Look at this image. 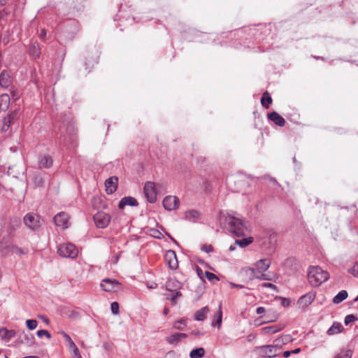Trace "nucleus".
Segmentation results:
<instances>
[{"mask_svg":"<svg viewBox=\"0 0 358 358\" xmlns=\"http://www.w3.org/2000/svg\"><path fill=\"white\" fill-rule=\"evenodd\" d=\"M221 224L234 236L237 237L244 236L248 231L246 223L234 216H225L223 220H220Z\"/></svg>","mask_w":358,"mask_h":358,"instance_id":"obj_1","label":"nucleus"},{"mask_svg":"<svg viewBox=\"0 0 358 358\" xmlns=\"http://www.w3.org/2000/svg\"><path fill=\"white\" fill-rule=\"evenodd\" d=\"M329 278V273L318 266H310L308 271V281L313 287H318Z\"/></svg>","mask_w":358,"mask_h":358,"instance_id":"obj_2","label":"nucleus"},{"mask_svg":"<svg viewBox=\"0 0 358 358\" xmlns=\"http://www.w3.org/2000/svg\"><path fill=\"white\" fill-rule=\"evenodd\" d=\"M281 348L279 345H265L257 347L255 351L262 358H275L280 354Z\"/></svg>","mask_w":358,"mask_h":358,"instance_id":"obj_3","label":"nucleus"},{"mask_svg":"<svg viewBox=\"0 0 358 358\" xmlns=\"http://www.w3.org/2000/svg\"><path fill=\"white\" fill-rule=\"evenodd\" d=\"M57 253L62 257L74 259L78 256V250L73 244L67 243L58 246Z\"/></svg>","mask_w":358,"mask_h":358,"instance_id":"obj_4","label":"nucleus"},{"mask_svg":"<svg viewBox=\"0 0 358 358\" xmlns=\"http://www.w3.org/2000/svg\"><path fill=\"white\" fill-rule=\"evenodd\" d=\"M166 290L171 292L170 299L172 303H176V299L182 296L180 289L181 288V284L176 279H169L166 283Z\"/></svg>","mask_w":358,"mask_h":358,"instance_id":"obj_5","label":"nucleus"},{"mask_svg":"<svg viewBox=\"0 0 358 358\" xmlns=\"http://www.w3.org/2000/svg\"><path fill=\"white\" fill-rule=\"evenodd\" d=\"M100 286L107 292H115L120 289V283L115 279L105 278L102 280Z\"/></svg>","mask_w":358,"mask_h":358,"instance_id":"obj_6","label":"nucleus"},{"mask_svg":"<svg viewBox=\"0 0 358 358\" xmlns=\"http://www.w3.org/2000/svg\"><path fill=\"white\" fill-rule=\"evenodd\" d=\"M144 194L150 203H155L157 194L155 183L151 181L146 182L144 185Z\"/></svg>","mask_w":358,"mask_h":358,"instance_id":"obj_7","label":"nucleus"},{"mask_svg":"<svg viewBox=\"0 0 358 358\" xmlns=\"http://www.w3.org/2000/svg\"><path fill=\"white\" fill-rule=\"evenodd\" d=\"M111 217L104 212H98L94 215V221L98 228H106L110 222Z\"/></svg>","mask_w":358,"mask_h":358,"instance_id":"obj_8","label":"nucleus"},{"mask_svg":"<svg viewBox=\"0 0 358 358\" xmlns=\"http://www.w3.org/2000/svg\"><path fill=\"white\" fill-rule=\"evenodd\" d=\"M24 224L31 230H36L40 227L39 216L36 214L29 213L24 217Z\"/></svg>","mask_w":358,"mask_h":358,"instance_id":"obj_9","label":"nucleus"},{"mask_svg":"<svg viewBox=\"0 0 358 358\" xmlns=\"http://www.w3.org/2000/svg\"><path fill=\"white\" fill-rule=\"evenodd\" d=\"M166 264L171 270H176L178 267V262L175 251L169 250L164 255Z\"/></svg>","mask_w":358,"mask_h":358,"instance_id":"obj_10","label":"nucleus"},{"mask_svg":"<svg viewBox=\"0 0 358 358\" xmlns=\"http://www.w3.org/2000/svg\"><path fill=\"white\" fill-rule=\"evenodd\" d=\"M69 216L67 213L64 212L58 213L54 217V222L57 227L62 228L63 229H67L69 227Z\"/></svg>","mask_w":358,"mask_h":358,"instance_id":"obj_11","label":"nucleus"},{"mask_svg":"<svg viewBox=\"0 0 358 358\" xmlns=\"http://www.w3.org/2000/svg\"><path fill=\"white\" fill-rule=\"evenodd\" d=\"M18 118V113L17 110H14L12 113L7 115L3 120V124L1 127V131L6 132L9 130L10 125Z\"/></svg>","mask_w":358,"mask_h":358,"instance_id":"obj_12","label":"nucleus"},{"mask_svg":"<svg viewBox=\"0 0 358 358\" xmlns=\"http://www.w3.org/2000/svg\"><path fill=\"white\" fill-rule=\"evenodd\" d=\"M163 206L167 210H172L177 208L179 200L176 196H167L163 200Z\"/></svg>","mask_w":358,"mask_h":358,"instance_id":"obj_13","label":"nucleus"},{"mask_svg":"<svg viewBox=\"0 0 358 358\" xmlns=\"http://www.w3.org/2000/svg\"><path fill=\"white\" fill-rule=\"evenodd\" d=\"M187 338V334L185 333H174L166 338V341L171 345H177L183 339Z\"/></svg>","mask_w":358,"mask_h":358,"instance_id":"obj_14","label":"nucleus"},{"mask_svg":"<svg viewBox=\"0 0 358 358\" xmlns=\"http://www.w3.org/2000/svg\"><path fill=\"white\" fill-rule=\"evenodd\" d=\"M315 295L313 293L308 292L299 298L298 301V304L301 308L304 309L313 303V301L315 299Z\"/></svg>","mask_w":358,"mask_h":358,"instance_id":"obj_15","label":"nucleus"},{"mask_svg":"<svg viewBox=\"0 0 358 358\" xmlns=\"http://www.w3.org/2000/svg\"><path fill=\"white\" fill-rule=\"evenodd\" d=\"M222 324V303H220L218 306V310L213 317L211 326L213 327H217L220 329Z\"/></svg>","mask_w":358,"mask_h":358,"instance_id":"obj_16","label":"nucleus"},{"mask_svg":"<svg viewBox=\"0 0 358 358\" xmlns=\"http://www.w3.org/2000/svg\"><path fill=\"white\" fill-rule=\"evenodd\" d=\"M117 181L118 179L115 176H112L106 180V191L108 194H111L116 191L117 187Z\"/></svg>","mask_w":358,"mask_h":358,"instance_id":"obj_17","label":"nucleus"},{"mask_svg":"<svg viewBox=\"0 0 358 358\" xmlns=\"http://www.w3.org/2000/svg\"><path fill=\"white\" fill-rule=\"evenodd\" d=\"M29 53L34 59L39 58L41 55V47L38 42L31 41L29 45Z\"/></svg>","mask_w":358,"mask_h":358,"instance_id":"obj_18","label":"nucleus"},{"mask_svg":"<svg viewBox=\"0 0 358 358\" xmlns=\"http://www.w3.org/2000/svg\"><path fill=\"white\" fill-rule=\"evenodd\" d=\"M271 264V262L269 259H262L255 263V268L259 273L265 272L269 268Z\"/></svg>","mask_w":358,"mask_h":358,"instance_id":"obj_19","label":"nucleus"},{"mask_svg":"<svg viewBox=\"0 0 358 358\" xmlns=\"http://www.w3.org/2000/svg\"><path fill=\"white\" fill-rule=\"evenodd\" d=\"M138 204V201L134 197L124 196L120 200L118 204V208L120 209H123L126 206H137Z\"/></svg>","mask_w":358,"mask_h":358,"instance_id":"obj_20","label":"nucleus"},{"mask_svg":"<svg viewBox=\"0 0 358 358\" xmlns=\"http://www.w3.org/2000/svg\"><path fill=\"white\" fill-rule=\"evenodd\" d=\"M268 119L279 127H283L285 124V119L276 112L268 113Z\"/></svg>","mask_w":358,"mask_h":358,"instance_id":"obj_21","label":"nucleus"},{"mask_svg":"<svg viewBox=\"0 0 358 358\" xmlns=\"http://www.w3.org/2000/svg\"><path fill=\"white\" fill-rule=\"evenodd\" d=\"M10 85V76L6 71H2L0 73V85L3 88H8Z\"/></svg>","mask_w":358,"mask_h":358,"instance_id":"obj_22","label":"nucleus"},{"mask_svg":"<svg viewBox=\"0 0 358 358\" xmlns=\"http://www.w3.org/2000/svg\"><path fill=\"white\" fill-rule=\"evenodd\" d=\"M210 312V309L208 306H204L197 311L194 314V319L196 321H203L206 318L207 314Z\"/></svg>","mask_w":358,"mask_h":358,"instance_id":"obj_23","label":"nucleus"},{"mask_svg":"<svg viewBox=\"0 0 358 358\" xmlns=\"http://www.w3.org/2000/svg\"><path fill=\"white\" fill-rule=\"evenodd\" d=\"M343 329L342 324L339 322H334L331 327L327 330V334L332 336L341 333Z\"/></svg>","mask_w":358,"mask_h":358,"instance_id":"obj_24","label":"nucleus"},{"mask_svg":"<svg viewBox=\"0 0 358 358\" xmlns=\"http://www.w3.org/2000/svg\"><path fill=\"white\" fill-rule=\"evenodd\" d=\"M10 105V96L7 94L0 95V110H6Z\"/></svg>","mask_w":358,"mask_h":358,"instance_id":"obj_25","label":"nucleus"},{"mask_svg":"<svg viewBox=\"0 0 358 358\" xmlns=\"http://www.w3.org/2000/svg\"><path fill=\"white\" fill-rule=\"evenodd\" d=\"M15 331L14 330H8L6 328L0 329V337L3 340L8 341L11 338L15 336Z\"/></svg>","mask_w":358,"mask_h":358,"instance_id":"obj_26","label":"nucleus"},{"mask_svg":"<svg viewBox=\"0 0 358 358\" xmlns=\"http://www.w3.org/2000/svg\"><path fill=\"white\" fill-rule=\"evenodd\" d=\"M348 296V292L346 290L340 291L333 299V303L338 304L347 299Z\"/></svg>","mask_w":358,"mask_h":358,"instance_id":"obj_27","label":"nucleus"},{"mask_svg":"<svg viewBox=\"0 0 358 358\" xmlns=\"http://www.w3.org/2000/svg\"><path fill=\"white\" fill-rule=\"evenodd\" d=\"M52 164V160L49 156H43L39 161V166L41 168L48 169Z\"/></svg>","mask_w":358,"mask_h":358,"instance_id":"obj_28","label":"nucleus"},{"mask_svg":"<svg viewBox=\"0 0 358 358\" xmlns=\"http://www.w3.org/2000/svg\"><path fill=\"white\" fill-rule=\"evenodd\" d=\"M205 355V350L203 348H198L192 350L189 353L190 358H201Z\"/></svg>","mask_w":358,"mask_h":358,"instance_id":"obj_29","label":"nucleus"},{"mask_svg":"<svg viewBox=\"0 0 358 358\" xmlns=\"http://www.w3.org/2000/svg\"><path fill=\"white\" fill-rule=\"evenodd\" d=\"M261 102L262 106H264L266 108H269V105L272 103V98L267 92L263 94Z\"/></svg>","mask_w":358,"mask_h":358,"instance_id":"obj_30","label":"nucleus"},{"mask_svg":"<svg viewBox=\"0 0 358 358\" xmlns=\"http://www.w3.org/2000/svg\"><path fill=\"white\" fill-rule=\"evenodd\" d=\"M253 238L252 237L245 238L235 241V244L238 245L241 248H245L252 243Z\"/></svg>","mask_w":358,"mask_h":358,"instance_id":"obj_31","label":"nucleus"},{"mask_svg":"<svg viewBox=\"0 0 358 358\" xmlns=\"http://www.w3.org/2000/svg\"><path fill=\"white\" fill-rule=\"evenodd\" d=\"M256 279L260 280H268V281H275V279L278 278L275 275L272 276L268 273H265L264 272L259 273V276H255Z\"/></svg>","mask_w":358,"mask_h":358,"instance_id":"obj_32","label":"nucleus"},{"mask_svg":"<svg viewBox=\"0 0 358 358\" xmlns=\"http://www.w3.org/2000/svg\"><path fill=\"white\" fill-rule=\"evenodd\" d=\"M187 318H182L179 320L174 322V323L173 324V327L177 330H182L184 327H185L187 325Z\"/></svg>","mask_w":358,"mask_h":358,"instance_id":"obj_33","label":"nucleus"},{"mask_svg":"<svg viewBox=\"0 0 358 358\" xmlns=\"http://www.w3.org/2000/svg\"><path fill=\"white\" fill-rule=\"evenodd\" d=\"M256 270L255 268L246 267L242 269V273H244L249 280H252L255 279V273Z\"/></svg>","mask_w":358,"mask_h":358,"instance_id":"obj_34","label":"nucleus"},{"mask_svg":"<svg viewBox=\"0 0 358 358\" xmlns=\"http://www.w3.org/2000/svg\"><path fill=\"white\" fill-rule=\"evenodd\" d=\"M59 334L64 337L66 342L67 343L68 347L69 350H71L72 348H75L76 345L73 341L71 339V338L64 331H61Z\"/></svg>","mask_w":358,"mask_h":358,"instance_id":"obj_35","label":"nucleus"},{"mask_svg":"<svg viewBox=\"0 0 358 358\" xmlns=\"http://www.w3.org/2000/svg\"><path fill=\"white\" fill-rule=\"evenodd\" d=\"M21 220L19 217H14L10 219L9 227L11 231H15L20 227Z\"/></svg>","mask_w":358,"mask_h":358,"instance_id":"obj_36","label":"nucleus"},{"mask_svg":"<svg viewBox=\"0 0 358 358\" xmlns=\"http://www.w3.org/2000/svg\"><path fill=\"white\" fill-rule=\"evenodd\" d=\"M352 352L350 350H344L341 351L335 358H351Z\"/></svg>","mask_w":358,"mask_h":358,"instance_id":"obj_37","label":"nucleus"},{"mask_svg":"<svg viewBox=\"0 0 358 358\" xmlns=\"http://www.w3.org/2000/svg\"><path fill=\"white\" fill-rule=\"evenodd\" d=\"M281 328L277 326L265 327L263 330L265 333H277L280 331Z\"/></svg>","mask_w":358,"mask_h":358,"instance_id":"obj_38","label":"nucleus"},{"mask_svg":"<svg viewBox=\"0 0 358 358\" xmlns=\"http://www.w3.org/2000/svg\"><path fill=\"white\" fill-rule=\"evenodd\" d=\"M348 272L352 274L355 278H358V262L348 269Z\"/></svg>","mask_w":358,"mask_h":358,"instance_id":"obj_39","label":"nucleus"},{"mask_svg":"<svg viewBox=\"0 0 358 358\" xmlns=\"http://www.w3.org/2000/svg\"><path fill=\"white\" fill-rule=\"evenodd\" d=\"M26 324L29 329L34 330L36 328L38 322L36 320H27Z\"/></svg>","mask_w":358,"mask_h":358,"instance_id":"obj_40","label":"nucleus"},{"mask_svg":"<svg viewBox=\"0 0 358 358\" xmlns=\"http://www.w3.org/2000/svg\"><path fill=\"white\" fill-rule=\"evenodd\" d=\"M37 336L40 338H42L43 336H45L46 338H48V339H50L51 338V334L49 333L48 331L47 330H38L37 331Z\"/></svg>","mask_w":358,"mask_h":358,"instance_id":"obj_41","label":"nucleus"},{"mask_svg":"<svg viewBox=\"0 0 358 358\" xmlns=\"http://www.w3.org/2000/svg\"><path fill=\"white\" fill-rule=\"evenodd\" d=\"M110 310L113 314L117 315L119 313V304L117 302L114 301L110 304Z\"/></svg>","mask_w":358,"mask_h":358,"instance_id":"obj_42","label":"nucleus"},{"mask_svg":"<svg viewBox=\"0 0 358 358\" xmlns=\"http://www.w3.org/2000/svg\"><path fill=\"white\" fill-rule=\"evenodd\" d=\"M205 275H206L207 279L210 282H213V280H219L218 277L216 275H215L214 273H210L209 271H206Z\"/></svg>","mask_w":358,"mask_h":358,"instance_id":"obj_43","label":"nucleus"},{"mask_svg":"<svg viewBox=\"0 0 358 358\" xmlns=\"http://www.w3.org/2000/svg\"><path fill=\"white\" fill-rule=\"evenodd\" d=\"M164 358H180V355L174 350H170L165 354Z\"/></svg>","mask_w":358,"mask_h":358,"instance_id":"obj_44","label":"nucleus"},{"mask_svg":"<svg viewBox=\"0 0 358 358\" xmlns=\"http://www.w3.org/2000/svg\"><path fill=\"white\" fill-rule=\"evenodd\" d=\"M357 317L354 315H348L344 320L345 325H348L350 323L355 322Z\"/></svg>","mask_w":358,"mask_h":358,"instance_id":"obj_45","label":"nucleus"},{"mask_svg":"<svg viewBox=\"0 0 358 358\" xmlns=\"http://www.w3.org/2000/svg\"><path fill=\"white\" fill-rule=\"evenodd\" d=\"M260 286L262 287L271 288V289H272L274 291H278V287L275 285H273L272 283H270V282L262 283Z\"/></svg>","mask_w":358,"mask_h":358,"instance_id":"obj_46","label":"nucleus"},{"mask_svg":"<svg viewBox=\"0 0 358 358\" xmlns=\"http://www.w3.org/2000/svg\"><path fill=\"white\" fill-rule=\"evenodd\" d=\"M71 350H72V352H73V355L74 358H82V356H81L80 351H79L78 348H77V346L72 348Z\"/></svg>","mask_w":358,"mask_h":358,"instance_id":"obj_47","label":"nucleus"},{"mask_svg":"<svg viewBox=\"0 0 358 358\" xmlns=\"http://www.w3.org/2000/svg\"><path fill=\"white\" fill-rule=\"evenodd\" d=\"M151 231H152L151 235L152 236H154L155 238H161L163 236L162 234L157 229H152Z\"/></svg>","mask_w":358,"mask_h":358,"instance_id":"obj_48","label":"nucleus"},{"mask_svg":"<svg viewBox=\"0 0 358 358\" xmlns=\"http://www.w3.org/2000/svg\"><path fill=\"white\" fill-rule=\"evenodd\" d=\"M201 250L207 253H209L213 250V248L211 245H204L202 246Z\"/></svg>","mask_w":358,"mask_h":358,"instance_id":"obj_49","label":"nucleus"},{"mask_svg":"<svg viewBox=\"0 0 358 358\" xmlns=\"http://www.w3.org/2000/svg\"><path fill=\"white\" fill-rule=\"evenodd\" d=\"M13 249L15 250V252L16 254L19 255H22L26 254V252L23 249H22V248H19L17 246H14Z\"/></svg>","mask_w":358,"mask_h":358,"instance_id":"obj_50","label":"nucleus"},{"mask_svg":"<svg viewBox=\"0 0 358 358\" xmlns=\"http://www.w3.org/2000/svg\"><path fill=\"white\" fill-rule=\"evenodd\" d=\"M204 332L203 331H199V330H193L192 332H191V334L196 336V337H201L202 336L204 335Z\"/></svg>","mask_w":358,"mask_h":358,"instance_id":"obj_51","label":"nucleus"},{"mask_svg":"<svg viewBox=\"0 0 358 358\" xmlns=\"http://www.w3.org/2000/svg\"><path fill=\"white\" fill-rule=\"evenodd\" d=\"M34 183L36 186H41L43 185V180L40 177H34Z\"/></svg>","mask_w":358,"mask_h":358,"instance_id":"obj_52","label":"nucleus"},{"mask_svg":"<svg viewBox=\"0 0 358 358\" xmlns=\"http://www.w3.org/2000/svg\"><path fill=\"white\" fill-rule=\"evenodd\" d=\"M47 35V31L45 29H42L39 34V37L41 40L45 41V36Z\"/></svg>","mask_w":358,"mask_h":358,"instance_id":"obj_53","label":"nucleus"},{"mask_svg":"<svg viewBox=\"0 0 358 358\" xmlns=\"http://www.w3.org/2000/svg\"><path fill=\"white\" fill-rule=\"evenodd\" d=\"M264 312H265V308L264 307L260 306V307L257 308V309H256V313L259 315H260Z\"/></svg>","mask_w":358,"mask_h":358,"instance_id":"obj_54","label":"nucleus"},{"mask_svg":"<svg viewBox=\"0 0 358 358\" xmlns=\"http://www.w3.org/2000/svg\"><path fill=\"white\" fill-rule=\"evenodd\" d=\"M230 285H231V287H236V288H240V289H242V288H243V287H244V286H243V285H242L236 284V283H234V282H231V283H230Z\"/></svg>","mask_w":358,"mask_h":358,"instance_id":"obj_55","label":"nucleus"},{"mask_svg":"<svg viewBox=\"0 0 358 358\" xmlns=\"http://www.w3.org/2000/svg\"><path fill=\"white\" fill-rule=\"evenodd\" d=\"M292 355V352L291 351H285L283 352V357H285V358H287L289 357L290 355Z\"/></svg>","mask_w":358,"mask_h":358,"instance_id":"obj_56","label":"nucleus"},{"mask_svg":"<svg viewBox=\"0 0 358 358\" xmlns=\"http://www.w3.org/2000/svg\"><path fill=\"white\" fill-rule=\"evenodd\" d=\"M196 272H197V274L201 278V275L203 274V271L201 270V268L198 267L196 268Z\"/></svg>","mask_w":358,"mask_h":358,"instance_id":"obj_57","label":"nucleus"},{"mask_svg":"<svg viewBox=\"0 0 358 358\" xmlns=\"http://www.w3.org/2000/svg\"><path fill=\"white\" fill-rule=\"evenodd\" d=\"M301 351L300 348H296L294 350H291L292 354H297Z\"/></svg>","mask_w":358,"mask_h":358,"instance_id":"obj_58","label":"nucleus"},{"mask_svg":"<svg viewBox=\"0 0 358 358\" xmlns=\"http://www.w3.org/2000/svg\"><path fill=\"white\" fill-rule=\"evenodd\" d=\"M41 318H42L43 320V321L46 323V324H48L49 323V320L48 318H47L45 316H41Z\"/></svg>","mask_w":358,"mask_h":358,"instance_id":"obj_59","label":"nucleus"},{"mask_svg":"<svg viewBox=\"0 0 358 358\" xmlns=\"http://www.w3.org/2000/svg\"><path fill=\"white\" fill-rule=\"evenodd\" d=\"M4 242H6V238H5V237H3V238H2V240L1 241V242H0V247H3V243H4Z\"/></svg>","mask_w":358,"mask_h":358,"instance_id":"obj_60","label":"nucleus"},{"mask_svg":"<svg viewBox=\"0 0 358 358\" xmlns=\"http://www.w3.org/2000/svg\"><path fill=\"white\" fill-rule=\"evenodd\" d=\"M189 214L192 215V216L195 217V214H197V212L195 211V210H191L189 211Z\"/></svg>","mask_w":358,"mask_h":358,"instance_id":"obj_61","label":"nucleus"},{"mask_svg":"<svg viewBox=\"0 0 358 358\" xmlns=\"http://www.w3.org/2000/svg\"><path fill=\"white\" fill-rule=\"evenodd\" d=\"M229 249L230 251H234L235 250L236 248L235 246L231 245Z\"/></svg>","mask_w":358,"mask_h":358,"instance_id":"obj_62","label":"nucleus"},{"mask_svg":"<svg viewBox=\"0 0 358 358\" xmlns=\"http://www.w3.org/2000/svg\"><path fill=\"white\" fill-rule=\"evenodd\" d=\"M169 311V309H168V308H164V315L168 314Z\"/></svg>","mask_w":358,"mask_h":358,"instance_id":"obj_63","label":"nucleus"},{"mask_svg":"<svg viewBox=\"0 0 358 358\" xmlns=\"http://www.w3.org/2000/svg\"><path fill=\"white\" fill-rule=\"evenodd\" d=\"M149 287L152 288V289L156 288L157 287V284L154 283V285H152L149 286Z\"/></svg>","mask_w":358,"mask_h":358,"instance_id":"obj_64","label":"nucleus"}]
</instances>
